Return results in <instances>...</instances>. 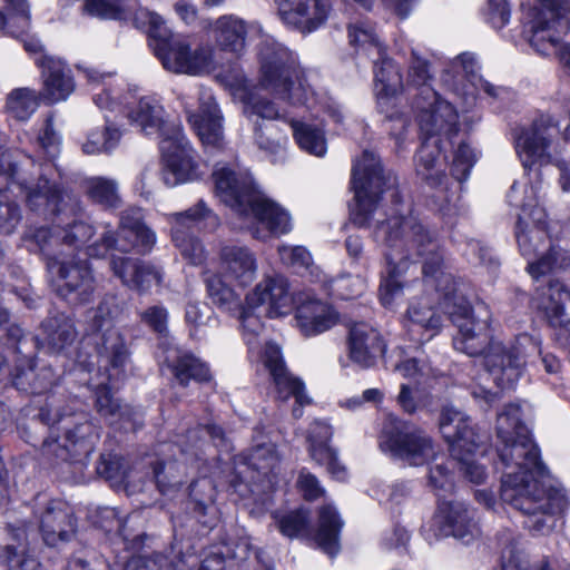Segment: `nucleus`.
<instances>
[{"instance_id": "obj_27", "label": "nucleus", "mask_w": 570, "mask_h": 570, "mask_svg": "<svg viewBox=\"0 0 570 570\" xmlns=\"http://www.w3.org/2000/svg\"><path fill=\"white\" fill-rule=\"evenodd\" d=\"M289 8L281 10L282 20L303 33L312 32L322 26L328 16L327 0H287Z\"/></svg>"}, {"instance_id": "obj_62", "label": "nucleus", "mask_w": 570, "mask_h": 570, "mask_svg": "<svg viewBox=\"0 0 570 570\" xmlns=\"http://www.w3.org/2000/svg\"><path fill=\"white\" fill-rule=\"evenodd\" d=\"M278 530L288 538L299 537L308 528V512L296 510L279 517L276 521Z\"/></svg>"}, {"instance_id": "obj_30", "label": "nucleus", "mask_w": 570, "mask_h": 570, "mask_svg": "<svg viewBox=\"0 0 570 570\" xmlns=\"http://www.w3.org/2000/svg\"><path fill=\"white\" fill-rule=\"evenodd\" d=\"M128 118L136 124L145 135L158 134L161 139L170 138L174 128H180L177 124H169L165 119L163 106L154 98H141L134 107Z\"/></svg>"}, {"instance_id": "obj_16", "label": "nucleus", "mask_w": 570, "mask_h": 570, "mask_svg": "<svg viewBox=\"0 0 570 570\" xmlns=\"http://www.w3.org/2000/svg\"><path fill=\"white\" fill-rule=\"evenodd\" d=\"M170 217L173 220L171 238L175 246L190 264L200 265L206 258V253L203 244L190 233V229L203 219H210L212 223L217 224V217L203 200L185 212L171 214Z\"/></svg>"}, {"instance_id": "obj_55", "label": "nucleus", "mask_w": 570, "mask_h": 570, "mask_svg": "<svg viewBox=\"0 0 570 570\" xmlns=\"http://www.w3.org/2000/svg\"><path fill=\"white\" fill-rule=\"evenodd\" d=\"M97 473L111 482L112 485L129 483L130 474L124 459L117 454H101L97 464Z\"/></svg>"}, {"instance_id": "obj_38", "label": "nucleus", "mask_w": 570, "mask_h": 570, "mask_svg": "<svg viewBox=\"0 0 570 570\" xmlns=\"http://www.w3.org/2000/svg\"><path fill=\"white\" fill-rule=\"evenodd\" d=\"M215 40L217 46L235 55H239L245 48L246 27L243 20L224 16L215 22Z\"/></svg>"}, {"instance_id": "obj_19", "label": "nucleus", "mask_w": 570, "mask_h": 570, "mask_svg": "<svg viewBox=\"0 0 570 570\" xmlns=\"http://www.w3.org/2000/svg\"><path fill=\"white\" fill-rule=\"evenodd\" d=\"M347 344L351 361L362 368L375 366L386 351L379 331L363 322L350 327Z\"/></svg>"}, {"instance_id": "obj_8", "label": "nucleus", "mask_w": 570, "mask_h": 570, "mask_svg": "<svg viewBox=\"0 0 570 570\" xmlns=\"http://www.w3.org/2000/svg\"><path fill=\"white\" fill-rule=\"evenodd\" d=\"M291 306L287 281L283 276H274L262 279L234 314H238L244 331L255 337L263 331L262 317L284 315Z\"/></svg>"}, {"instance_id": "obj_17", "label": "nucleus", "mask_w": 570, "mask_h": 570, "mask_svg": "<svg viewBox=\"0 0 570 570\" xmlns=\"http://www.w3.org/2000/svg\"><path fill=\"white\" fill-rule=\"evenodd\" d=\"M521 208L515 226V238L522 256L530 259L539 256L550 243L547 233L546 213L535 199L514 204Z\"/></svg>"}, {"instance_id": "obj_2", "label": "nucleus", "mask_w": 570, "mask_h": 570, "mask_svg": "<svg viewBox=\"0 0 570 570\" xmlns=\"http://www.w3.org/2000/svg\"><path fill=\"white\" fill-rule=\"evenodd\" d=\"M498 458L511 471L501 478L500 498L525 515L524 527L533 534H548L554 515L568 508L563 489L547 484V466L538 445L522 422L521 407L507 404L497 417Z\"/></svg>"}, {"instance_id": "obj_39", "label": "nucleus", "mask_w": 570, "mask_h": 570, "mask_svg": "<svg viewBox=\"0 0 570 570\" xmlns=\"http://www.w3.org/2000/svg\"><path fill=\"white\" fill-rule=\"evenodd\" d=\"M151 472L157 489L164 495L176 493L186 482V464L176 460L156 461L151 464Z\"/></svg>"}, {"instance_id": "obj_50", "label": "nucleus", "mask_w": 570, "mask_h": 570, "mask_svg": "<svg viewBox=\"0 0 570 570\" xmlns=\"http://www.w3.org/2000/svg\"><path fill=\"white\" fill-rule=\"evenodd\" d=\"M9 17L0 11V30L18 37L24 33L30 26L29 4L26 0H7Z\"/></svg>"}, {"instance_id": "obj_45", "label": "nucleus", "mask_w": 570, "mask_h": 570, "mask_svg": "<svg viewBox=\"0 0 570 570\" xmlns=\"http://www.w3.org/2000/svg\"><path fill=\"white\" fill-rule=\"evenodd\" d=\"M83 10L101 19H126L138 10V0H85Z\"/></svg>"}, {"instance_id": "obj_37", "label": "nucleus", "mask_w": 570, "mask_h": 570, "mask_svg": "<svg viewBox=\"0 0 570 570\" xmlns=\"http://www.w3.org/2000/svg\"><path fill=\"white\" fill-rule=\"evenodd\" d=\"M440 157L439 139L429 142L424 139L416 155V174L432 188L444 184L446 175L441 166H438Z\"/></svg>"}, {"instance_id": "obj_20", "label": "nucleus", "mask_w": 570, "mask_h": 570, "mask_svg": "<svg viewBox=\"0 0 570 570\" xmlns=\"http://www.w3.org/2000/svg\"><path fill=\"white\" fill-rule=\"evenodd\" d=\"M264 364L274 382L277 400L285 402L293 396L296 404L304 405L309 403L304 392L303 382L287 371L278 345L266 343Z\"/></svg>"}, {"instance_id": "obj_42", "label": "nucleus", "mask_w": 570, "mask_h": 570, "mask_svg": "<svg viewBox=\"0 0 570 570\" xmlns=\"http://www.w3.org/2000/svg\"><path fill=\"white\" fill-rule=\"evenodd\" d=\"M342 522L336 510L331 505H324L318 514V530L316 542L321 549L330 556L338 551V533Z\"/></svg>"}, {"instance_id": "obj_33", "label": "nucleus", "mask_w": 570, "mask_h": 570, "mask_svg": "<svg viewBox=\"0 0 570 570\" xmlns=\"http://www.w3.org/2000/svg\"><path fill=\"white\" fill-rule=\"evenodd\" d=\"M540 309L552 327L567 330L570 325V291L561 283H550L542 293Z\"/></svg>"}, {"instance_id": "obj_23", "label": "nucleus", "mask_w": 570, "mask_h": 570, "mask_svg": "<svg viewBox=\"0 0 570 570\" xmlns=\"http://www.w3.org/2000/svg\"><path fill=\"white\" fill-rule=\"evenodd\" d=\"M558 126L552 119L541 118L533 122L530 128L522 129L515 138V150L525 169H531L534 165H546L550 163L548 153L549 140L543 134V127Z\"/></svg>"}, {"instance_id": "obj_12", "label": "nucleus", "mask_w": 570, "mask_h": 570, "mask_svg": "<svg viewBox=\"0 0 570 570\" xmlns=\"http://www.w3.org/2000/svg\"><path fill=\"white\" fill-rule=\"evenodd\" d=\"M261 63V86L281 99H291L294 85L295 58L282 43L273 38H265L258 46Z\"/></svg>"}, {"instance_id": "obj_63", "label": "nucleus", "mask_w": 570, "mask_h": 570, "mask_svg": "<svg viewBox=\"0 0 570 570\" xmlns=\"http://www.w3.org/2000/svg\"><path fill=\"white\" fill-rule=\"evenodd\" d=\"M230 561L232 556L226 546H214L203 551L198 570H226Z\"/></svg>"}, {"instance_id": "obj_9", "label": "nucleus", "mask_w": 570, "mask_h": 570, "mask_svg": "<svg viewBox=\"0 0 570 570\" xmlns=\"http://www.w3.org/2000/svg\"><path fill=\"white\" fill-rule=\"evenodd\" d=\"M524 35L541 55L556 49L562 36L570 31L568 0H532L528 3Z\"/></svg>"}, {"instance_id": "obj_24", "label": "nucleus", "mask_w": 570, "mask_h": 570, "mask_svg": "<svg viewBox=\"0 0 570 570\" xmlns=\"http://www.w3.org/2000/svg\"><path fill=\"white\" fill-rule=\"evenodd\" d=\"M35 62L41 69L43 96L50 102L65 100L73 91L71 71L61 59L42 55Z\"/></svg>"}, {"instance_id": "obj_40", "label": "nucleus", "mask_w": 570, "mask_h": 570, "mask_svg": "<svg viewBox=\"0 0 570 570\" xmlns=\"http://www.w3.org/2000/svg\"><path fill=\"white\" fill-rule=\"evenodd\" d=\"M538 259L528 264V272L533 278L558 273L567 269L570 266V254L558 245H547L542 249Z\"/></svg>"}, {"instance_id": "obj_28", "label": "nucleus", "mask_w": 570, "mask_h": 570, "mask_svg": "<svg viewBox=\"0 0 570 570\" xmlns=\"http://www.w3.org/2000/svg\"><path fill=\"white\" fill-rule=\"evenodd\" d=\"M219 258L225 275L238 285L246 286L254 281L257 271L256 257L246 246L223 245Z\"/></svg>"}, {"instance_id": "obj_32", "label": "nucleus", "mask_w": 570, "mask_h": 570, "mask_svg": "<svg viewBox=\"0 0 570 570\" xmlns=\"http://www.w3.org/2000/svg\"><path fill=\"white\" fill-rule=\"evenodd\" d=\"M337 321L335 312L325 303L308 298L296 309L297 326L305 336H313L330 330Z\"/></svg>"}, {"instance_id": "obj_54", "label": "nucleus", "mask_w": 570, "mask_h": 570, "mask_svg": "<svg viewBox=\"0 0 570 570\" xmlns=\"http://www.w3.org/2000/svg\"><path fill=\"white\" fill-rule=\"evenodd\" d=\"M502 548V570H529V561L525 553L518 547L515 538L510 531L498 534Z\"/></svg>"}, {"instance_id": "obj_3", "label": "nucleus", "mask_w": 570, "mask_h": 570, "mask_svg": "<svg viewBox=\"0 0 570 570\" xmlns=\"http://www.w3.org/2000/svg\"><path fill=\"white\" fill-rule=\"evenodd\" d=\"M217 197L243 219L249 220L253 237L266 239L291 229L287 212L255 188L248 173H238L226 165H216L212 174Z\"/></svg>"}, {"instance_id": "obj_44", "label": "nucleus", "mask_w": 570, "mask_h": 570, "mask_svg": "<svg viewBox=\"0 0 570 570\" xmlns=\"http://www.w3.org/2000/svg\"><path fill=\"white\" fill-rule=\"evenodd\" d=\"M371 60L374 63V80L377 96L391 97L396 95L402 87V77L393 60L387 58L385 52L381 59L373 57Z\"/></svg>"}, {"instance_id": "obj_15", "label": "nucleus", "mask_w": 570, "mask_h": 570, "mask_svg": "<svg viewBox=\"0 0 570 570\" xmlns=\"http://www.w3.org/2000/svg\"><path fill=\"white\" fill-rule=\"evenodd\" d=\"M57 274L56 292L70 305H80L90 301L96 289V281L86 261L65 262L55 259L48 263Z\"/></svg>"}, {"instance_id": "obj_47", "label": "nucleus", "mask_w": 570, "mask_h": 570, "mask_svg": "<svg viewBox=\"0 0 570 570\" xmlns=\"http://www.w3.org/2000/svg\"><path fill=\"white\" fill-rule=\"evenodd\" d=\"M206 288L212 303L224 312L235 313L240 306L238 295L217 274H209L205 278Z\"/></svg>"}, {"instance_id": "obj_51", "label": "nucleus", "mask_w": 570, "mask_h": 570, "mask_svg": "<svg viewBox=\"0 0 570 570\" xmlns=\"http://www.w3.org/2000/svg\"><path fill=\"white\" fill-rule=\"evenodd\" d=\"M453 440H448L449 450L454 460H462L464 456L473 455L481 444V438L471 423V419L462 425Z\"/></svg>"}, {"instance_id": "obj_59", "label": "nucleus", "mask_w": 570, "mask_h": 570, "mask_svg": "<svg viewBox=\"0 0 570 570\" xmlns=\"http://www.w3.org/2000/svg\"><path fill=\"white\" fill-rule=\"evenodd\" d=\"M244 114L247 117L257 116L262 119L273 120L279 118L275 104L256 94H247L244 99Z\"/></svg>"}, {"instance_id": "obj_52", "label": "nucleus", "mask_w": 570, "mask_h": 570, "mask_svg": "<svg viewBox=\"0 0 570 570\" xmlns=\"http://www.w3.org/2000/svg\"><path fill=\"white\" fill-rule=\"evenodd\" d=\"M7 111L18 120H27L38 108V98L29 88H17L7 97Z\"/></svg>"}, {"instance_id": "obj_25", "label": "nucleus", "mask_w": 570, "mask_h": 570, "mask_svg": "<svg viewBox=\"0 0 570 570\" xmlns=\"http://www.w3.org/2000/svg\"><path fill=\"white\" fill-rule=\"evenodd\" d=\"M278 464L276 446L273 443L258 444L235 468L234 488L242 483L256 482L261 475L273 472Z\"/></svg>"}, {"instance_id": "obj_7", "label": "nucleus", "mask_w": 570, "mask_h": 570, "mask_svg": "<svg viewBox=\"0 0 570 570\" xmlns=\"http://www.w3.org/2000/svg\"><path fill=\"white\" fill-rule=\"evenodd\" d=\"M125 305L121 297L107 294L99 302L91 317L90 326L97 333L95 345L98 364L114 371L108 374L109 381L118 379L130 360L125 337L112 327V323L122 315Z\"/></svg>"}, {"instance_id": "obj_4", "label": "nucleus", "mask_w": 570, "mask_h": 570, "mask_svg": "<svg viewBox=\"0 0 570 570\" xmlns=\"http://www.w3.org/2000/svg\"><path fill=\"white\" fill-rule=\"evenodd\" d=\"M39 419L48 426L63 433L42 442V455L52 462H83L95 450L100 438V429L92 423L86 412L51 410L40 407Z\"/></svg>"}, {"instance_id": "obj_53", "label": "nucleus", "mask_w": 570, "mask_h": 570, "mask_svg": "<svg viewBox=\"0 0 570 570\" xmlns=\"http://www.w3.org/2000/svg\"><path fill=\"white\" fill-rule=\"evenodd\" d=\"M294 137L299 147L315 156H323L326 151L324 134L315 126L293 122Z\"/></svg>"}, {"instance_id": "obj_36", "label": "nucleus", "mask_w": 570, "mask_h": 570, "mask_svg": "<svg viewBox=\"0 0 570 570\" xmlns=\"http://www.w3.org/2000/svg\"><path fill=\"white\" fill-rule=\"evenodd\" d=\"M189 498L193 504V512L198 521L206 527H213L217 514L215 507L216 488L213 480L204 476L191 482L189 485Z\"/></svg>"}, {"instance_id": "obj_1", "label": "nucleus", "mask_w": 570, "mask_h": 570, "mask_svg": "<svg viewBox=\"0 0 570 570\" xmlns=\"http://www.w3.org/2000/svg\"><path fill=\"white\" fill-rule=\"evenodd\" d=\"M352 187L353 224L373 228L374 239L387 247L385 257L394 271H404L409 263H422L425 282L441 293L440 307L458 327L453 337L455 350L469 356L484 354V366L503 387L519 379L533 355H541L547 373L557 374L561 370L560 360L551 353L543 354L539 342L529 334H520L509 346L490 342L487 323L474 320L469 303L455 293L452 275L444 272V252L435 233L415 216L399 215L396 209L389 214L380 207L382 195H387L394 205L401 203V196L396 176L383 169L373 151L364 150L354 164Z\"/></svg>"}, {"instance_id": "obj_21", "label": "nucleus", "mask_w": 570, "mask_h": 570, "mask_svg": "<svg viewBox=\"0 0 570 570\" xmlns=\"http://www.w3.org/2000/svg\"><path fill=\"white\" fill-rule=\"evenodd\" d=\"M420 131L424 139H431L441 134L455 135L458 132V114L453 106L435 95V102L413 108Z\"/></svg>"}, {"instance_id": "obj_64", "label": "nucleus", "mask_w": 570, "mask_h": 570, "mask_svg": "<svg viewBox=\"0 0 570 570\" xmlns=\"http://www.w3.org/2000/svg\"><path fill=\"white\" fill-rule=\"evenodd\" d=\"M126 570H175L173 561L165 554L138 556L131 558Z\"/></svg>"}, {"instance_id": "obj_61", "label": "nucleus", "mask_w": 570, "mask_h": 570, "mask_svg": "<svg viewBox=\"0 0 570 570\" xmlns=\"http://www.w3.org/2000/svg\"><path fill=\"white\" fill-rule=\"evenodd\" d=\"M60 242L73 248H79L86 244L94 235V227L85 222H73L67 227H60Z\"/></svg>"}, {"instance_id": "obj_6", "label": "nucleus", "mask_w": 570, "mask_h": 570, "mask_svg": "<svg viewBox=\"0 0 570 570\" xmlns=\"http://www.w3.org/2000/svg\"><path fill=\"white\" fill-rule=\"evenodd\" d=\"M33 513L38 529L28 521L8 523L7 530L13 541L7 546V551L10 553L9 560H11V556H24L29 544L37 539L38 534L49 547L69 542L75 537L77 520L72 508L67 502L57 499L49 500L39 504Z\"/></svg>"}, {"instance_id": "obj_46", "label": "nucleus", "mask_w": 570, "mask_h": 570, "mask_svg": "<svg viewBox=\"0 0 570 570\" xmlns=\"http://www.w3.org/2000/svg\"><path fill=\"white\" fill-rule=\"evenodd\" d=\"M350 43L356 48V52L364 53L370 59H381L385 51L373 28L365 23H354L348 27Z\"/></svg>"}, {"instance_id": "obj_31", "label": "nucleus", "mask_w": 570, "mask_h": 570, "mask_svg": "<svg viewBox=\"0 0 570 570\" xmlns=\"http://www.w3.org/2000/svg\"><path fill=\"white\" fill-rule=\"evenodd\" d=\"M439 512L448 527L449 534L469 543L480 534L474 511L460 501L442 500L439 504Z\"/></svg>"}, {"instance_id": "obj_14", "label": "nucleus", "mask_w": 570, "mask_h": 570, "mask_svg": "<svg viewBox=\"0 0 570 570\" xmlns=\"http://www.w3.org/2000/svg\"><path fill=\"white\" fill-rule=\"evenodd\" d=\"M20 153L6 149L0 144V233L11 234L21 219L19 206L10 199L9 195L2 189L10 181H17L24 185L29 175L26 173L24 165H33L30 157L23 156V163L20 160Z\"/></svg>"}, {"instance_id": "obj_34", "label": "nucleus", "mask_w": 570, "mask_h": 570, "mask_svg": "<svg viewBox=\"0 0 570 570\" xmlns=\"http://www.w3.org/2000/svg\"><path fill=\"white\" fill-rule=\"evenodd\" d=\"M56 375L50 366L35 368L30 360L16 365L12 372L13 386L28 394H41L55 383Z\"/></svg>"}, {"instance_id": "obj_5", "label": "nucleus", "mask_w": 570, "mask_h": 570, "mask_svg": "<svg viewBox=\"0 0 570 570\" xmlns=\"http://www.w3.org/2000/svg\"><path fill=\"white\" fill-rule=\"evenodd\" d=\"M124 20L131 21L136 27H139V23L144 24L146 22L150 24L149 36L153 41L151 46L167 70L188 75H202L215 68L213 49L202 47L191 53L187 42L173 35L157 14L142 8L139 2L138 10Z\"/></svg>"}, {"instance_id": "obj_58", "label": "nucleus", "mask_w": 570, "mask_h": 570, "mask_svg": "<svg viewBox=\"0 0 570 570\" xmlns=\"http://www.w3.org/2000/svg\"><path fill=\"white\" fill-rule=\"evenodd\" d=\"M428 484L435 494L443 500H445L448 494L453 492V475L448 463H435L430 466Z\"/></svg>"}, {"instance_id": "obj_29", "label": "nucleus", "mask_w": 570, "mask_h": 570, "mask_svg": "<svg viewBox=\"0 0 570 570\" xmlns=\"http://www.w3.org/2000/svg\"><path fill=\"white\" fill-rule=\"evenodd\" d=\"M110 268L124 285L138 292H146L154 283L160 282L155 267L138 258L114 256Z\"/></svg>"}, {"instance_id": "obj_26", "label": "nucleus", "mask_w": 570, "mask_h": 570, "mask_svg": "<svg viewBox=\"0 0 570 570\" xmlns=\"http://www.w3.org/2000/svg\"><path fill=\"white\" fill-rule=\"evenodd\" d=\"M188 120L204 145L219 147L223 134V116L214 97L203 94L199 97V109L188 116Z\"/></svg>"}, {"instance_id": "obj_49", "label": "nucleus", "mask_w": 570, "mask_h": 570, "mask_svg": "<svg viewBox=\"0 0 570 570\" xmlns=\"http://www.w3.org/2000/svg\"><path fill=\"white\" fill-rule=\"evenodd\" d=\"M173 373L180 385H187L189 380L205 382L209 380L208 367L190 353H179L173 364Z\"/></svg>"}, {"instance_id": "obj_11", "label": "nucleus", "mask_w": 570, "mask_h": 570, "mask_svg": "<svg viewBox=\"0 0 570 570\" xmlns=\"http://www.w3.org/2000/svg\"><path fill=\"white\" fill-rule=\"evenodd\" d=\"M104 228L99 243L90 247V256L104 255L109 249L124 253L136 250L146 254L156 242L154 232L142 220L140 208H128L121 212L117 232L112 229L110 224H106Z\"/></svg>"}, {"instance_id": "obj_10", "label": "nucleus", "mask_w": 570, "mask_h": 570, "mask_svg": "<svg viewBox=\"0 0 570 570\" xmlns=\"http://www.w3.org/2000/svg\"><path fill=\"white\" fill-rule=\"evenodd\" d=\"M380 449L410 465H424L435 459L432 438L411 422L390 417L383 425Z\"/></svg>"}, {"instance_id": "obj_18", "label": "nucleus", "mask_w": 570, "mask_h": 570, "mask_svg": "<svg viewBox=\"0 0 570 570\" xmlns=\"http://www.w3.org/2000/svg\"><path fill=\"white\" fill-rule=\"evenodd\" d=\"M52 167L53 165L50 163L40 165L38 181L27 194L28 207L46 218L66 212L75 202L67 189L50 178Z\"/></svg>"}, {"instance_id": "obj_43", "label": "nucleus", "mask_w": 570, "mask_h": 570, "mask_svg": "<svg viewBox=\"0 0 570 570\" xmlns=\"http://www.w3.org/2000/svg\"><path fill=\"white\" fill-rule=\"evenodd\" d=\"M82 187L85 194L92 203L105 208H117L120 206L121 199L116 180L101 176L89 177L82 181Z\"/></svg>"}, {"instance_id": "obj_13", "label": "nucleus", "mask_w": 570, "mask_h": 570, "mask_svg": "<svg viewBox=\"0 0 570 570\" xmlns=\"http://www.w3.org/2000/svg\"><path fill=\"white\" fill-rule=\"evenodd\" d=\"M171 132L170 138H164L159 142L165 163L163 180L169 187L195 180L202 175L196 153L181 128H174Z\"/></svg>"}, {"instance_id": "obj_56", "label": "nucleus", "mask_w": 570, "mask_h": 570, "mask_svg": "<svg viewBox=\"0 0 570 570\" xmlns=\"http://www.w3.org/2000/svg\"><path fill=\"white\" fill-rule=\"evenodd\" d=\"M120 137L121 134L117 128L105 126L101 130H95L89 134L82 150L88 155L109 153L118 145Z\"/></svg>"}, {"instance_id": "obj_60", "label": "nucleus", "mask_w": 570, "mask_h": 570, "mask_svg": "<svg viewBox=\"0 0 570 570\" xmlns=\"http://www.w3.org/2000/svg\"><path fill=\"white\" fill-rule=\"evenodd\" d=\"M469 416L452 405H444L440 413L439 429L444 440H453L458 431L469 421Z\"/></svg>"}, {"instance_id": "obj_48", "label": "nucleus", "mask_w": 570, "mask_h": 570, "mask_svg": "<svg viewBox=\"0 0 570 570\" xmlns=\"http://www.w3.org/2000/svg\"><path fill=\"white\" fill-rule=\"evenodd\" d=\"M47 341L57 350L71 344L76 338V331L72 321L65 314H57L48 317L42 323Z\"/></svg>"}, {"instance_id": "obj_22", "label": "nucleus", "mask_w": 570, "mask_h": 570, "mask_svg": "<svg viewBox=\"0 0 570 570\" xmlns=\"http://www.w3.org/2000/svg\"><path fill=\"white\" fill-rule=\"evenodd\" d=\"M95 409L108 424L130 425L132 430L142 426V412L115 397L109 385L99 383L95 389Z\"/></svg>"}, {"instance_id": "obj_57", "label": "nucleus", "mask_w": 570, "mask_h": 570, "mask_svg": "<svg viewBox=\"0 0 570 570\" xmlns=\"http://www.w3.org/2000/svg\"><path fill=\"white\" fill-rule=\"evenodd\" d=\"M407 316L411 322V331L417 326L429 332L426 340L432 338L441 327V316L428 304H414L407 309Z\"/></svg>"}, {"instance_id": "obj_41", "label": "nucleus", "mask_w": 570, "mask_h": 570, "mask_svg": "<svg viewBox=\"0 0 570 570\" xmlns=\"http://www.w3.org/2000/svg\"><path fill=\"white\" fill-rule=\"evenodd\" d=\"M30 250H39L49 258V263L60 259L63 255L62 250L56 249L61 246L59 226L48 227H30L23 237Z\"/></svg>"}, {"instance_id": "obj_35", "label": "nucleus", "mask_w": 570, "mask_h": 570, "mask_svg": "<svg viewBox=\"0 0 570 570\" xmlns=\"http://www.w3.org/2000/svg\"><path fill=\"white\" fill-rule=\"evenodd\" d=\"M432 75L429 69V62L412 52V60L409 66L406 87L413 90L412 108H422L425 104L435 102L436 91L430 85Z\"/></svg>"}]
</instances>
